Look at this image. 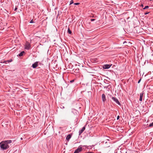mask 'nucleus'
<instances>
[{
	"label": "nucleus",
	"mask_w": 153,
	"mask_h": 153,
	"mask_svg": "<svg viewBox=\"0 0 153 153\" xmlns=\"http://www.w3.org/2000/svg\"><path fill=\"white\" fill-rule=\"evenodd\" d=\"M0 147L1 149L4 150L8 149L9 147V146L8 144H7L4 141H3L0 143Z\"/></svg>",
	"instance_id": "obj_1"
},
{
	"label": "nucleus",
	"mask_w": 153,
	"mask_h": 153,
	"mask_svg": "<svg viewBox=\"0 0 153 153\" xmlns=\"http://www.w3.org/2000/svg\"><path fill=\"white\" fill-rule=\"evenodd\" d=\"M78 111L75 109H72L71 112V115L72 117H75L76 118V122L78 121L77 119Z\"/></svg>",
	"instance_id": "obj_2"
},
{
	"label": "nucleus",
	"mask_w": 153,
	"mask_h": 153,
	"mask_svg": "<svg viewBox=\"0 0 153 153\" xmlns=\"http://www.w3.org/2000/svg\"><path fill=\"white\" fill-rule=\"evenodd\" d=\"M31 48V45L28 42H27L25 44V49L26 50H29Z\"/></svg>",
	"instance_id": "obj_3"
},
{
	"label": "nucleus",
	"mask_w": 153,
	"mask_h": 153,
	"mask_svg": "<svg viewBox=\"0 0 153 153\" xmlns=\"http://www.w3.org/2000/svg\"><path fill=\"white\" fill-rule=\"evenodd\" d=\"M111 99L112 100L114 101L117 104L120 105H121L120 103L116 98L113 97H112Z\"/></svg>",
	"instance_id": "obj_4"
},
{
	"label": "nucleus",
	"mask_w": 153,
	"mask_h": 153,
	"mask_svg": "<svg viewBox=\"0 0 153 153\" xmlns=\"http://www.w3.org/2000/svg\"><path fill=\"white\" fill-rule=\"evenodd\" d=\"M112 65V64H106L104 65L103 66V68L105 69H108Z\"/></svg>",
	"instance_id": "obj_5"
},
{
	"label": "nucleus",
	"mask_w": 153,
	"mask_h": 153,
	"mask_svg": "<svg viewBox=\"0 0 153 153\" xmlns=\"http://www.w3.org/2000/svg\"><path fill=\"white\" fill-rule=\"evenodd\" d=\"M39 62H36L34 63L32 65V67L33 68H36L38 66V64L39 63Z\"/></svg>",
	"instance_id": "obj_6"
},
{
	"label": "nucleus",
	"mask_w": 153,
	"mask_h": 153,
	"mask_svg": "<svg viewBox=\"0 0 153 153\" xmlns=\"http://www.w3.org/2000/svg\"><path fill=\"white\" fill-rule=\"evenodd\" d=\"M82 147H79L75 151L74 153H79L82 151Z\"/></svg>",
	"instance_id": "obj_7"
},
{
	"label": "nucleus",
	"mask_w": 153,
	"mask_h": 153,
	"mask_svg": "<svg viewBox=\"0 0 153 153\" xmlns=\"http://www.w3.org/2000/svg\"><path fill=\"white\" fill-rule=\"evenodd\" d=\"M143 94L144 93L143 92L140 94V98L139 99V100L140 101H142Z\"/></svg>",
	"instance_id": "obj_8"
},
{
	"label": "nucleus",
	"mask_w": 153,
	"mask_h": 153,
	"mask_svg": "<svg viewBox=\"0 0 153 153\" xmlns=\"http://www.w3.org/2000/svg\"><path fill=\"white\" fill-rule=\"evenodd\" d=\"M102 99L103 102H105L106 100V97L104 94L102 95Z\"/></svg>",
	"instance_id": "obj_9"
},
{
	"label": "nucleus",
	"mask_w": 153,
	"mask_h": 153,
	"mask_svg": "<svg viewBox=\"0 0 153 153\" xmlns=\"http://www.w3.org/2000/svg\"><path fill=\"white\" fill-rule=\"evenodd\" d=\"M85 127H83L79 131V135H80L85 130Z\"/></svg>",
	"instance_id": "obj_10"
},
{
	"label": "nucleus",
	"mask_w": 153,
	"mask_h": 153,
	"mask_svg": "<svg viewBox=\"0 0 153 153\" xmlns=\"http://www.w3.org/2000/svg\"><path fill=\"white\" fill-rule=\"evenodd\" d=\"M71 135L70 134L68 135L66 137V139L67 140L69 141V139L71 138Z\"/></svg>",
	"instance_id": "obj_11"
},
{
	"label": "nucleus",
	"mask_w": 153,
	"mask_h": 153,
	"mask_svg": "<svg viewBox=\"0 0 153 153\" xmlns=\"http://www.w3.org/2000/svg\"><path fill=\"white\" fill-rule=\"evenodd\" d=\"M7 144H8L9 143H11L12 142L11 140H7L4 141Z\"/></svg>",
	"instance_id": "obj_12"
},
{
	"label": "nucleus",
	"mask_w": 153,
	"mask_h": 153,
	"mask_svg": "<svg viewBox=\"0 0 153 153\" xmlns=\"http://www.w3.org/2000/svg\"><path fill=\"white\" fill-rule=\"evenodd\" d=\"M25 53V52L24 51H22V52H21L19 54V56H22L23 55V54Z\"/></svg>",
	"instance_id": "obj_13"
},
{
	"label": "nucleus",
	"mask_w": 153,
	"mask_h": 153,
	"mask_svg": "<svg viewBox=\"0 0 153 153\" xmlns=\"http://www.w3.org/2000/svg\"><path fill=\"white\" fill-rule=\"evenodd\" d=\"M68 33L70 34H71V31L69 28H68Z\"/></svg>",
	"instance_id": "obj_14"
},
{
	"label": "nucleus",
	"mask_w": 153,
	"mask_h": 153,
	"mask_svg": "<svg viewBox=\"0 0 153 153\" xmlns=\"http://www.w3.org/2000/svg\"><path fill=\"white\" fill-rule=\"evenodd\" d=\"M149 7V6H146L144 8H143V10H145V9L148 8Z\"/></svg>",
	"instance_id": "obj_15"
},
{
	"label": "nucleus",
	"mask_w": 153,
	"mask_h": 153,
	"mask_svg": "<svg viewBox=\"0 0 153 153\" xmlns=\"http://www.w3.org/2000/svg\"><path fill=\"white\" fill-rule=\"evenodd\" d=\"M7 62H11L12 61V59H10L9 60H7Z\"/></svg>",
	"instance_id": "obj_16"
},
{
	"label": "nucleus",
	"mask_w": 153,
	"mask_h": 153,
	"mask_svg": "<svg viewBox=\"0 0 153 153\" xmlns=\"http://www.w3.org/2000/svg\"><path fill=\"white\" fill-rule=\"evenodd\" d=\"M1 63H5V64L7 63V61H2L1 62Z\"/></svg>",
	"instance_id": "obj_17"
},
{
	"label": "nucleus",
	"mask_w": 153,
	"mask_h": 153,
	"mask_svg": "<svg viewBox=\"0 0 153 153\" xmlns=\"http://www.w3.org/2000/svg\"><path fill=\"white\" fill-rule=\"evenodd\" d=\"M80 4L79 3H76L74 4L75 5H79Z\"/></svg>",
	"instance_id": "obj_18"
},
{
	"label": "nucleus",
	"mask_w": 153,
	"mask_h": 153,
	"mask_svg": "<svg viewBox=\"0 0 153 153\" xmlns=\"http://www.w3.org/2000/svg\"><path fill=\"white\" fill-rule=\"evenodd\" d=\"M73 3H74V2H73V0H71L70 1V4H73Z\"/></svg>",
	"instance_id": "obj_19"
},
{
	"label": "nucleus",
	"mask_w": 153,
	"mask_h": 153,
	"mask_svg": "<svg viewBox=\"0 0 153 153\" xmlns=\"http://www.w3.org/2000/svg\"><path fill=\"white\" fill-rule=\"evenodd\" d=\"M86 70L88 71V72L92 73V72L90 70H89V69H87Z\"/></svg>",
	"instance_id": "obj_20"
},
{
	"label": "nucleus",
	"mask_w": 153,
	"mask_h": 153,
	"mask_svg": "<svg viewBox=\"0 0 153 153\" xmlns=\"http://www.w3.org/2000/svg\"><path fill=\"white\" fill-rule=\"evenodd\" d=\"M116 127L117 128V130L118 131H119L120 129H119L118 128H120V126H118L117 125V126H116Z\"/></svg>",
	"instance_id": "obj_21"
},
{
	"label": "nucleus",
	"mask_w": 153,
	"mask_h": 153,
	"mask_svg": "<svg viewBox=\"0 0 153 153\" xmlns=\"http://www.w3.org/2000/svg\"><path fill=\"white\" fill-rule=\"evenodd\" d=\"M74 79L72 80H71V81H70V82L71 83H73V82H74Z\"/></svg>",
	"instance_id": "obj_22"
},
{
	"label": "nucleus",
	"mask_w": 153,
	"mask_h": 153,
	"mask_svg": "<svg viewBox=\"0 0 153 153\" xmlns=\"http://www.w3.org/2000/svg\"><path fill=\"white\" fill-rule=\"evenodd\" d=\"M33 22H33V19H32V20H31L30 21V23H33Z\"/></svg>",
	"instance_id": "obj_23"
},
{
	"label": "nucleus",
	"mask_w": 153,
	"mask_h": 153,
	"mask_svg": "<svg viewBox=\"0 0 153 153\" xmlns=\"http://www.w3.org/2000/svg\"><path fill=\"white\" fill-rule=\"evenodd\" d=\"M149 13V12H146V13H144V14H145V15H146L148 14V13Z\"/></svg>",
	"instance_id": "obj_24"
},
{
	"label": "nucleus",
	"mask_w": 153,
	"mask_h": 153,
	"mask_svg": "<svg viewBox=\"0 0 153 153\" xmlns=\"http://www.w3.org/2000/svg\"><path fill=\"white\" fill-rule=\"evenodd\" d=\"M95 19H91V21L92 22L94 21H95Z\"/></svg>",
	"instance_id": "obj_25"
},
{
	"label": "nucleus",
	"mask_w": 153,
	"mask_h": 153,
	"mask_svg": "<svg viewBox=\"0 0 153 153\" xmlns=\"http://www.w3.org/2000/svg\"><path fill=\"white\" fill-rule=\"evenodd\" d=\"M17 7H16L15 8L14 10L15 11H16V10H17Z\"/></svg>",
	"instance_id": "obj_26"
},
{
	"label": "nucleus",
	"mask_w": 153,
	"mask_h": 153,
	"mask_svg": "<svg viewBox=\"0 0 153 153\" xmlns=\"http://www.w3.org/2000/svg\"><path fill=\"white\" fill-rule=\"evenodd\" d=\"M120 118V116H118L117 117V119L118 120Z\"/></svg>",
	"instance_id": "obj_27"
},
{
	"label": "nucleus",
	"mask_w": 153,
	"mask_h": 153,
	"mask_svg": "<svg viewBox=\"0 0 153 153\" xmlns=\"http://www.w3.org/2000/svg\"><path fill=\"white\" fill-rule=\"evenodd\" d=\"M141 79H139V80H138V83H139L140 82V81H141Z\"/></svg>",
	"instance_id": "obj_28"
},
{
	"label": "nucleus",
	"mask_w": 153,
	"mask_h": 153,
	"mask_svg": "<svg viewBox=\"0 0 153 153\" xmlns=\"http://www.w3.org/2000/svg\"><path fill=\"white\" fill-rule=\"evenodd\" d=\"M140 6L143 7V4H142L140 5Z\"/></svg>",
	"instance_id": "obj_29"
},
{
	"label": "nucleus",
	"mask_w": 153,
	"mask_h": 153,
	"mask_svg": "<svg viewBox=\"0 0 153 153\" xmlns=\"http://www.w3.org/2000/svg\"><path fill=\"white\" fill-rule=\"evenodd\" d=\"M153 126V125H149V127H152Z\"/></svg>",
	"instance_id": "obj_30"
},
{
	"label": "nucleus",
	"mask_w": 153,
	"mask_h": 153,
	"mask_svg": "<svg viewBox=\"0 0 153 153\" xmlns=\"http://www.w3.org/2000/svg\"><path fill=\"white\" fill-rule=\"evenodd\" d=\"M150 124H153V122H152V123H150Z\"/></svg>",
	"instance_id": "obj_31"
},
{
	"label": "nucleus",
	"mask_w": 153,
	"mask_h": 153,
	"mask_svg": "<svg viewBox=\"0 0 153 153\" xmlns=\"http://www.w3.org/2000/svg\"><path fill=\"white\" fill-rule=\"evenodd\" d=\"M92 17H94V16H92Z\"/></svg>",
	"instance_id": "obj_32"
},
{
	"label": "nucleus",
	"mask_w": 153,
	"mask_h": 153,
	"mask_svg": "<svg viewBox=\"0 0 153 153\" xmlns=\"http://www.w3.org/2000/svg\"><path fill=\"white\" fill-rule=\"evenodd\" d=\"M63 108H64V106L63 107Z\"/></svg>",
	"instance_id": "obj_33"
},
{
	"label": "nucleus",
	"mask_w": 153,
	"mask_h": 153,
	"mask_svg": "<svg viewBox=\"0 0 153 153\" xmlns=\"http://www.w3.org/2000/svg\"><path fill=\"white\" fill-rule=\"evenodd\" d=\"M21 140H22V138H21Z\"/></svg>",
	"instance_id": "obj_34"
}]
</instances>
